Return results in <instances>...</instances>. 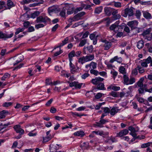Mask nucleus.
Here are the masks:
<instances>
[{
	"label": "nucleus",
	"mask_w": 152,
	"mask_h": 152,
	"mask_svg": "<svg viewBox=\"0 0 152 152\" xmlns=\"http://www.w3.org/2000/svg\"><path fill=\"white\" fill-rule=\"evenodd\" d=\"M53 101V99H51L49 100H48V102L46 103L45 105L47 107H49L50 106V105L52 103V102Z\"/></svg>",
	"instance_id": "obj_57"
},
{
	"label": "nucleus",
	"mask_w": 152,
	"mask_h": 152,
	"mask_svg": "<svg viewBox=\"0 0 152 152\" xmlns=\"http://www.w3.org/2000/svg\"><path fill=\"white\" fill-rule=\"evenodd\" d=\"M151 31V30L150 28L147 29L143 32V33L142 34V35L143 37H145L146 35L149 34Z\"/></svg>",
	"instance_id": "obj_41"
},
{
	"label": "nucleus",
	"mask_w": 152,
	"mask_h": 152,
	"mask_svg": "<svg viewBox=\"0 0 152 152\" xmlns=\"http://www.w3.org/2000/svg\"><path fill=\"white\" fill-rule=\"evenodd\" d=\"M4 40H5L7 38H10L12 37L13 35V33H12L10 34H4Z\"/></svg>",
	"instance_id": "obj_47"
},
{
	"label": "nucleus",
	"mask_w": 152,
	"mask_h": 152,
	"mask_svg": "<svg viewBox=\"0 0 152 152\" xmlns=\"http://www.w3.org/2000/svg\"><path fill=\"white\" fill-rule=\"evenodd\" d=\"M24 30V28H19L16 29V31L15 33V34L17 35L19 34L20 32H22Z\"/></svg>",
	"instance_id": "obj_51"
},
{
	"label": "nucleus",
	"mask_w": 152,
	"mask_h": 152,
	"mask_svg": "<svg viewBox=\"0 0 152 152\" xmlns=\"http://www.w3.org/2000/svg\"><path fill=\"white\" fill-rule=\"evenodd\" d=\"M52 138L51 135L47 136L46 137H43V142H47L49 141Z\"/></svg>",
	"instance_id": "obj_35"
},
{
	"label": "nucleus",
	"mask_w": 152,
	"mask_h": 152,
	"mask_svg": "<svg viewBox=\"0 0 152 152\" xmlns=\"http://www.w3.org/2000/svg\"><path fill=\"white\" fill-rule=\"evenodd\" d=\"M14 128L17 133L21 134H23L24 133V130L20 128V126L19 125L15 126Z\"/></svg>",
	"instance_id": "obj_11"
},
{
	"label": "nucleus",
	"mask_w": 152,
	"mask_h": 152,
	"mask_svg": "<svg viewBox=\"0 0 152 152\" xmlns=\"http://www.w3.org/2000/svg\"><path fill=\"white\" fill-rule=\"evenodd\" d=\"M10 77V75L8 73H5L4 75L1 77V80H5L8 79Z\"/></svg>",
	"instance_id": "obj_30"
},
{
	"label": "nucleus",
	"mask_w": 152,
	"mask_h": 152,
	"mask_svg": "<svg viewBox=\"0 0 152 152\" xmlns=\"http://www.w3.org/2000/svg\"><path fill=\"white\" fill-rule=\"evenodd\" d=\"M112 46V43L111 42H108L104 43L103 45L104 48V49L105 50H108Z\"/></svg>",
	"instance_id": "obj_18"
},
{
	"label": "nucleus",
	"mask_w": 152,
	"mask_h": 152,
	"mask_svg": "<svg viewBox=\"0 0 152 152\" xmlns=\"http://www.w3.org/2000/svg\"><path fill=\"white\" fill-rule=\"evenodd\" d=\"M118 93L114 91H112L110 93V95L114 97H119Z\"/></svg>",
	"instance_id": "obj_28"
},
{
	"label": "nucleus",
	"mask_w": 152,
	"mask_h": 152,
	"mask_svg": "<svg viewBox=\"0 0 152 152\" xmlns=\"http://www.w3.org/2000/svg\"><path fill=\"white\" fill-rule=\"evenodd\" d=\"M106 115H102L100 118V120L99 122L101 123L102 124H104L106 123L109 122V120L108 119H103V118Z\"/></svg>",
	"instance_id": "obj_22"
},
{
	"label": "nucleus",
	"mask_w": 152,
	"mask_h": 152,
	"mask_svg": "<svg viewBox=\"0 0 152 152\" xmlns=\"http://www.w3.org/2000/svg\"><path fill=\"white\" fill-rule=\"evenodd\" d=\"M142 14L144 18L147 19H150L152 18L151 15L146 11H143Z\"/></svg>",
	"instance_id": "obj_16"
},
{
	"label": "nucleus",
	"mask_w": 152,
	"mask_h": 152,
	"mask_svg": "<svg viewBox=\"0 0 152 152\" xmlns=\"http://www.w3.org/2000/svg\"><path fill=\"white\" fill-rule=\"evenodd\" d=\"M66 14V10H62L60 13V15L62 17H65Z\"/></svg>",
	"instance_id": "obj_55"
},
{
	"label": "nucleus",
	"mask_w": 152,
	"mask_h": 152,
	"mask_svg": "<svg viewBox=\"0 0 152 152\" xmlns=\"http://www.w3.org/2000/svg\"><path fill=\"white\" fill-rule=\"evenodd\" d=\"M144 78H141L137 83V84L139 87H143V82L144 80Z\"/></svg>",
	"instance_id": "obj_23"
},
{
	"label": "nucleus",
	"mask_w": 152,
	"mask_h": 152,
	"mask_svg": "<svg viewBox=\"0 0 152 152\" xmlns=\"http://www.w3.org/2000/svg\"><path fill=\"white\" fill-rule=\"evenodd\" d=\"M135 15L137 19H140V16L141 15V13L139 10H136Z\"/></svg>",
	"instance_id": "obj_34"
},
{
	"label": "nucleus",
	"mask_w": 152,
	"mask_h": 152,
	"mask_svg": "<svg viewBox=\"0 0 152 152\" xmlns=\"http://www.w3.org/2000/svg\"><path fill=\"white\" fill-rule=\"evenodd\" d=\"M105 14L107 16H110L111 15L112 8L106 7L104 8Z\"/></svg>",
	"instance_id": "obj_15"
},
{
	"label": "nucleus",
	"mask_w": 152,
	"mask_h": 152,
	"mask_svg": "<svg viewBox=\"0 0 152 152\" xmlns=\"http://www.w3.org/2000/svg\"><path fill=\"white\" fill-rule=\"evenodd\" d=\"M87 42V39H84L81 40L79 44V46L80 47H82Z\"/></svg>",
	"instance_id": "obj_43"
},
{
	"label": "nucleus",
	"mask_w": 152,
	"mask_h": 152,
	"mask_svg": "<svg viewBox=\"0 0 152 152\" xmlns=\"http://www.w3.org/2000/svg\"><path fill=\"white\" fill-rule=\"evenodd\" d=\"M74 135L75 136L83 137L85 135V133L83 131H78L75 132Z\"/></svg>",
	"instance_id": "obj_19"
},
{
	"label": "nucleus",
	"mask_w": 152,
	"mask_h": 152,
	"mask_svg": "<svg viewBox=\"0 0 152 152\" xmlns=\"http://www.w3.org/2000/svg\"><path fill=\"white\" fill-rule=\"evenodd\" d=\"M94 54H88L86 56H83L79 58L78 60V62L81 64H83L85 62L90 61L94 59Z\"/></svg>",
	"instance_id": "obj_2"
},
{
	"label": "nucleus",
	"mask_w": 152,
	"mask_h": 152,
	"mask_svg": "<svg viewBox=\"0 0 152 152\" xmlns=\"http://www.w3.org/2000/svg\"><path fill=\"white\" fill-rule=\"evenodd\" d=\"M89 34V32L88 31H86L83 35V36L81 38L82 39H84L87 37Z\"/></svg>",
	"instance_id": "obj_63"
},
{
	"label": "nucleus",
	"mask_w": 152,
	"mask_h": 152,
	"mask_svg": "<svg viewBox=\"0 0 152 152\" xmlns=\"http://www.w3.org/2000/svg\"><path fill=\"white\" fill-rule=\"evenodd\" d=\"M107 140H111L112 142H115L117 141V140L115 139V138L111 136L110 137H108Z\"/></svg>",
	"instance_id": "obj_49"
},
{
	"label": "nucleus",
	"mask_w": 152,
	"mask_h": 152,
	"mask_svg": "<svg viewBox=\"0 0 152 152\" xmlns=\"http://www.w3.org/2000/svg\"><path fill=\"white\" fill-rule=\"evenodd\" d=\"M23 59V56L21 55L18 56L14 58L12 61L13 63V66H15L21 62Z\"/></svg>",
	"instance_id": "obj_5"
},
{
	"label": "nucleus",
	"mask_w": 152,
	"mask_h": 152,
	"mask_svg": "<svg viewBox=\"0 0 152 152\" xmlns=\"http://www.w3.org/2000/svg\"><path fill=\"white\" fill-rule=\"evenodd\" d=\"M119 110V109L117 107H113L110 110V114H115Z\"/></svg>",
	"instance_id": "obj_26"
},
{
	"label": "nucleus",
	"mask_w": 152,
	"mask_h": 152,
	"mask_svg": "<svg viewBox=\"0 0 152 152\" xmlns=\"http://www.w3.org/2000/svg\"><path fill=\"white\" fill-rule=\"evenodd\" d=\"M45 26V25L42 23H39L35 25V28L37 29H38L39 28H43Z\"/></svg>",
	"instance_id": "obj_46"
},
{
	"label": "nucleus",
	"mask_w": 152,
	"mask_h": 152,
	"mask_svg": "<svg viewBox=\"0 0 152 152\" xmlns=\"http://www.w3.org/2000/svg\"><path fill=\"white\" fill-rule=\"evenodd\" d=\"M117 27H118V25L115 23L112 24L110 27L109 28L110 30L113 31H114L116 32L118 31Z\"/></svg>",
	"instance_id": "obj_17"
},
{
	"label": "nucleus",
	"mask_w": 152,
	"mask_h": 152,
	"mask_svg": "<svg viewBox=\"0 0 152 152\" xmlns=\"http://www.w3.org/2000/svg\"><path fill=\"white\" fill-rule=\"evenodd\" d=\"M150 145V143L149 142L142 144L141 146L142 148H145L148 147Z\"/></svg>",
	"instance_id": "obj_54"
},
{
	"label": "nucleus",
	"mask_w": 152,
	"mask_h": 152,
	"mask_svg": "<svg viewBox=\"0 0 152 152\" xmlns=\"http://www.w3.org/2000/svg\"><path fill=\"white\" fill-rule=\"evenodd\" d=\"M5 7V2L4 1H0V10Z\"/></svg>",
	"instance_id": "obj_53"
},
{
	"label": "nucleus",
	"mask_w": 152,
	"mask_h": 152,
	"mask_svg": "<svg viewBox=\"0 0 152 152\" xmlns=\"http://www.w3.org/2000/svg\"><path fill=\"white\" fill-rule=\"evenodd\" d=\"M135 82V79L133 77H131L130 79H129L128 82L127 83V85L132 84Z\"/></svg>",
	"instance_id": "obj_37"
},
{
	"label": "nucleus",
	"mask_w": 152,
	"mask_h": 152,
	"mask_svg": "<svg viewBox=\"0 0 152 152\" xmlns=\"http://www.w3.org/2000/svg\"><path fill=\"white\" fill-rule=\"evenodd\" d=\"M59 149V147H58L56 145H50V150L51 152H54L56 151Z\"/></svg>",
	"instance_id": "obj_20"
},
{
	"label": "nucleus",
	"mask_w": 152,
	"mask_h": 152,
	"mask_svg": "<svg viewBox=\"0 0 152 152\" xmlns=\"http://www.w3.org/2000/svg\"><path fill=\"white\" fill-rule=\"evenodd\" d=\"M151 56H149L147 59L144 60V61L146 62L148 64L149 63H151Z\"/></svg>",
	"instance_id": "obj_62"
},
{
	"label": "nucleus",
	"mask_w": 152,
	"mask_h": 152,
	"mask_svg": "<svg viewBox=\"0 0 152 152\" xmlns=\"http://www.w3.org/2000/svg\"><path fill=\"white\" fill-rule=\"evenodd\" d=\"M75 56V51L74 50L68 54L69 58H72Z\"/></svg>",
	"instance_id": "obj_50"
},
{
	"label": "nucleus",
	"mask_w": 152,
	"mask_h": 152,
	"mask_svg": "<svg viewBox=\"0 0 152 152\" xmlns=\"http://www.w3.org/2000/svg\"><path fill=\"white\" fill-rule=\"evenodd\" d=\"M111 73L113 75V77L115 79V77L117 76L118 75V72L116 71L111 72Z\"/></svg>",
	"instance_id": "obj_60"
},
{
	"label": "nucleus",
	"mask_w": 152,
	"mask_h": 152,
	"mask_svg": "<svg viewBox=\"0 0 152 152\" xmlns=\"http://www.w3.org/2000/svg\"><path fill=\"white\" fill-rule=\"evenodd\" d=\"M90 72L92 74L94 75L95 76H97L99 74V72L96 70L94 69H91L90 70Z\"/></svg>",
	"instance_id": "obj_40"
},
{
	"label": "nucleus",
	"mask_w": 152,
	"mask_h": 152,
	"mask_svg": "<svg viewBox=\"0 0 152 152\" xmlns=\"http://www.w3.org/2000/svg\"><path fill=\"white\" fill-rule=\"evenodd\" d=\"M104 112L105 113H110V109L109 108L107 107H105L103 109Z\"/></svg>",
	"instance_id": "obj_58"
},
{
	"label": "nucleus",
	"mask_w": 152,
	"mask_h": 152,
	"mask_svg": "<svg viewBox=\"0 0 152 152\" xmlns=\"http://www.w3.org/2000/svg\"><path fill=\"white\" fill-rule=\"evenodd\" d=\"M137 47L139 49L142 48L144 46V42L142 40L139 41L137 43Z\"/></svg>",
	"instance_id": "obj_25"
},
{
	"label": "nucleus",
	"mask_w": 152,
	"mask_h": 152,
	"mask_svg": "<svg viewBox=\"0 0 152 152\" xmlns=\"http://www.w3.org/2000/svg\"><path fill=\"white\" fill-rule=\"evenodd\" d=\"M34 126L32 124H29L27 125L26 126V131L28 132L30 131L34 132L36 129H34Z\"/></svg>",
	"instance_id": "obj_12"
},
{
	"label": "nucleus",
	"mask_w": 152,
	"mask_h": 152,
	"mask_svg": "<svg viewBox=\"0 0 152 152\" xmlns=\"http://www.w3.org/2000/svg\"><path fill=\"white\" fill-rule=\"evenodd\" d=\"M104 79L100 77H96L95 78L92 79L91 80V82L94 85H97L100 82L102 81Z\"/></svg>",
	"instance_id": "obj_7"
},
{
	"label": "nucleus",
	"mask_w": 152,
	"mask_h": 152,
	"mask_svg": "<svg viewBox=\"0 0 152 152\" xmlns=\"http://www.w3.org/2000/svg\"><path fill=\"white\" fill-rule=\"evenodd\" d=\"M68 37H66L64 40L62 41V43H60L59 46H58L57 48L61 47L67 44L68 42Z\"/></svg>",
	"instance_id": "obj_27"
},
{
	"label": "nucleus",
	"mask_w": 152,
	"mask_h": 152,
	"mask_svg": "<svg viewBox=\"0 0 152 152\" xmlns=\"http://www.w3.org/2000/svg\"><path fill=\"white\" fill-rule=\"evenodd\" d=\"M88 142H84L80 145V147L83 149H85L88 147Z\"/></svg>",
	"instance_id": "obj_42"
},
{
	"label": "nucleus",
	"mask_w": 152,
	"mask_h": 152,
	"mask_svg": "<svg viewBox=\"0 0 152 152\" xmlns=\"http://www.w3.org/2000/svg\"><path fill=\"white\" fill-rule=\"evenodd\" d=\"M135 9L132 7H127L125 8L122 12V15L124 17H127L132 16L134 15V13Z\"/></svg>",
	"instance_id": "obj_1"
},
{
	"label": "nucleus",
	"mask_w": 152,
	"mask_h": 152,
	"mask_svg": "<svg viewBox=\"0 0 152 152\" xmlns=\"http://www.w3.org/2000/svg\"><path fill=\"white\" fill-rule=\"evenodd\" d=\"M80 19V17L77 15V14L74 16L72 19H71V21L70 22L71 23L72 21H77L79 20Z\"/></svg>",
	"instance_id": "obj_39"
},
{
	"label": "nucleus",
	"mask_w": 152,
	"mask_h": 152,
	"mask_svg": "<svg viewBox=\"0 0 152 152\" xmlns=\"http://www.w3.org/2000/svg\"><path fill=\"white\" fill-rule=\"evenodd\" d=\"M128 133V130L127 129H125L120 131L119 133H117L116 137H121L124 135H126Z\"/></svg>",
	"instance_id": "obj_14"
},
{
	"label": "nucleus",
	"mask_w": 152,
	"mask_h": 152,
	"mask_svg": "<svg viewBox=\"0 0 152 152\" xmlns=\"http://www.w3.org/2000/svg\"><path fill=\"white\" fill-rule=\"evenodd\" d=\"M50 19L47 16L43 17L40 16L37 17L35 22L37 23H43L44 24H46L48 21H50Z\"/></svg>",
	"instance_id": "obj_3"
},
{
	"label": "nucleus",
	"mask_w": 152,
	"mask_h": 152,
	"mask_svg": "<svg viewBox=\"0 0 152 152\" xmlns=\"http://www.w3.org/2000/svg\"><path fill=\"white\" fill-rule=\"evenodd\" d=\"M7 8L6 9H10L11 7L13 6V3L10 0H8L7 3Z\"/></svg>",
	"instance_id": "obj_36"
},
{
	"label": "nucleus",
	"mask_w": 152,
	"mask_h": 152,
	"mask_svg": "<svg viewBox=\"0 0 152 152\" xmlns=\"http://www.w3.org/2000/svg\"><path fill=\"white\" fill-rule=\"evenodd\" d=\"M37 104V103H36L31 104L30 105L24 106L22 108V110L23 111H26L30 107H32L33 105H34L35 104Z\"/></svg>",
	"instance_id": "obj_33"
},
{
	"label": "nucleus",
	"mask_w": 152,
	"mask_h": 152,
	"mask_svg": "<svg viewBox=\"0 0 152 152\" xmlns=\"http://www.w3.org/2000/svg\"><path fill=\"white\" fill-rule=\"evenodd\" d=\"M137 69L139 70V72L140 73H142L144 72V70L143 68L141 67L140 66H138L137 67Z\"/></svg>",
	"instance_id": "obj_56"
},
{
	"label": "nucleus",
	"mask_w": 152,
	"mask_h": 152,
	"mask_svg": "<svg viewBox=\"0 0 152 152\" xmlns=\"http://www.w3.org/2000/svg\"><path fill=\"white\" fill-rule=\"evenodd\" d=\"M69 66L70 72L72 74H73L79 71V68L78 67H75L72 63H71V64H69Z\"/></svg>",
	"instance_id": "obj_9"
},
{
	"label": "nucleus",
	"mask_w": 152,
	"mask_h": 152,
	"mask_svg": "<svg viewBox=\"0 0 152 152\" xmlns=\"http://www.w3.org/2000/svg\"><path fill=\"white\" fill-rule=\"evenodd\" d=\"M65 5H66L65 9L67 10V15H71L74 12L75 8L72 5L66 3Z\"/></svg>",
	"instance_id": "obj_4"
},
{
	"label": "nucleus",
	"mask_w": 152,
	"mask_h": 152,
	"mask_svg": "<svg viewBox=\"0 0 152 152\" xmlns=\"http://www.w3.org/2000/svg\"><path fill=\"white\" fill-rule=\"evenodd\" d=\"M93 133H94L96 135H99L101 136L102 134L103 131H94L92 132Z\"/></svg>",
	"instance_id": "obj_52"
},
{
	"label": "nucleus",
	"mask_w": 152,
	"mask_h": 152,
	"mask_svg": "<svg viewBox=\"0 0 152 152\" xmlns=\"http://www.w3.org/2000/svg\"><path fill=\"white\" fill-rule=\"evenodd\" d=\"M121 17V16L119 14H117L113 16V18L115 20L119 19Z\"/></svg>",
	"instance_id": "obj_59"
},
{
	"label": "nucleus",
	"mask_w": 152,
	"mask_h": 152,
	"mask_svg": "<svg viewBox=\"0 0 152 152\" xmlns=\"http://www.w3.org/2000/svg\"><path fill=\"white\" fill-rule=\"evenodd\" d=\"M102 7H99L95 9L94 13L96 14H99L102 10Z\"/></svg>",
	"instance_id": "obj_38"
},
{
	"label": "nucleus",
	"mask_w": 152,
	"mask_h": 152,
	"mask_svg": "<svg viewBox=\"0 0 152 152\" xmlns=\"http://www.w3.org/2000/svg\"><path fill=\"white\" fill-rule=\"evenodd\" d=\"M114 6L117 7H121V4L119 2H115L114 4Z\"/></svg>",
	"instance_id": "obj_64"
},
{
	"label": "nucleus",
	"mask_w": 152,
	"mask_h": 152,
	"mask_svg": "<svg viewBox=\"0 0 152 152\" xmlns=\"http://www.w3.org/2000/svg\"><path fill=\"white\" fill-rule=\"evenodd\" d=\"M12 103L11 102H5L3 104V106L5 107H8L12 105Z\"/></svg>",
	"instance_id": "obj_45"
},
{
	"label": "nucleus",
	"mask_w": 152,
	"mask_h": 152,
	"mask_svg": "<svg viewBox=\"0 0 152 152\" xmlns=\"http://www.w3.org/2000/svg\"><path fill=\"white\" fill-rule=\"evenodd\" d=\"M119 72L124 75L126 74V70L125 68L122 66H121L119 68Z\"/></svg>",
	"instance_id": "obj_29"
},
{
	"label": "nucleus",
	"mask_w": 152,
	"mask_h": 152,
	"mask_svg": "<svg viewBox=\"0 0 152 152\" xmlns=\"http://www.w3.org/2000/svg\"><path fill=\"white\" fill-rule=\"evenodd\" d=\"M40 12L39 11H36L31 14L30 17L34 18L38 16Z\"/></svg>",
	"instance_id": "obj_31"
},
{
	"label": "nucleus",
	"mask_w": 152,
	"mask_h": 152,
	"mask_svg": "<svg viewBox=\"0 0 152 152\" xmlns=\"http://www.w3.org/2000/svg\"><path fill=\"white\" fill-rule=\"evenodd\" d=\"M97 88L100 90H106L104 84L100 83L97 85Z\"/></svg>",
	"instance_id": "obj_21"
},
{
	"label": "nucleus",
	"mask_w": 152,
	"mask_h": 152,
	"mask_svg": "<svg viewBox=\"0 0 152 152\" xmlns=\"http://www.w3.org/2000/svg\"><path fill=\"white\" fill-rule=\"evenodd\" d=\"M83 84V83H80L78 82L74 81L70 83V87H75L76 88L80 89Z\"/></svg>",
	"instance_id": "obj_8"
},
{
	"label": "nucleus",
	"mask_w": 152,
	"mask_h": 152,
	"mask_svg": "<svg viewBox=\"0 0 152 152\" xmlns=\"http://www.w3.org/2000/svg\"><path fill=\"white\" fill-rule=\"evenodd\" d=\"M118 13V11L117 10H116L115 9L112 8V12H111V14L113 15V16Z\"/></svg>",
	"instance_id": "obj_61"
},
{
	"label": "nucleus",
	"mask_w": 152,
	"mask_h": 152,
	"mask_svg": "<svg viewBox=\"0 0 152 152\" xmlns=\"http://www.w3.org/2000/svg\"><path fill=\"white\" fill-rule=\"evenodd\" d=\"M138 22L136 20H133L128 22L127 25L129 26L132 30L136 29L138 24Z\"/></svg>",
	"instance_id": "obj_6"
},
{
	"label": "nucleus",
	"mask_w": 152,
	"mask_h": 152,
	"mask_svg": "<svg viewBox=\"0 0 152 152\" xmlns=\"http://www.w3.org/2000/svg\"><path fill=\"white\" fill-rule=\"evenodd\" d=\"M86 48L89 53H92L93 50V47L92 45H91L87 47Z\"/></svg>",
	"instance_id": "obj_44"
},
{
	"label": "nucleus",
	"mask_w": 152,
	"mask_h": 152,
	"mask_svg": "<svg viewBox=\"0 0 152 152\" xmlns=\"http://www.w3.org/2000/svg\"><path fill=\"white\" fill-rule=\"evenodd\" d=\"M123 78L124 79V84L125 85H127L129 79L128 76L126 74H124V75Z\"/></svg>",
	"instance_id": "obj_24"
},
{
	"label": "nucleus",
	"mask_w": 152,
	"mask_h": 152,
	"mask_svg": "<svg viewBox=\"0 0 152 152\" xmlns=\"http://www.w3.org/2000/svg\"><path fill=\"white\" fill-rule=\"evenodd\" d=\"M10 124L9 123H7L6 124H4L3 126H4V127H2V125H1L0 126V133H2V132L1 131V130H3L4 129V128H5L6 126H7L9 125H10Z\"/></svg>",
	"instance_id": "obj_48"
},
{
	"label": "nucleus",
	"mask_w": 152,
	"mask_h": 152,
	"mask_svg": "<svg viewBox=\"0 0 152 152\" xmlns=\"http://www.w3.org/2000/svg\"><path fill=\"white\" fill-rule=\"evenodd\" d=\"M137 100L140 103H143L148 106H150V104L147 100L144 99L142 98L138 97L137 98Z\"/></svg>",
	"instance_id": "obj_13"
},
{
	"label": "nucleus",
	"mask_w": 152,
	"mask_h": 152,
	"mask_svg": "<svg viewBox=\"0 0 152 152\" xmlns=\"http://www.w3.org/2000/svg\"><path fill=\"white\" fill-rule=\"evenodd\" d=\"M57 11V9L54 7H50L48 9V13L50 15V13L51 12H56Z\"/></svg>",
	"instance_id": "obj_32"
},
{
	"label": "nucleus",
	"mask_w": 152,
	"mask_h": 152,
	"mask_svg": "<svg viewBox=\"0 0 152 152\" xmlns=\"http://www.w3.org/2000/svg\"><path fill=\"white\" fill-rule=\"evenodd\" d=\"M97 64L96 63L93 61H91L90 64H87L85 66L86 69H88L89 68V69H95L96 68Z\"/></svg>",
	"instance_id": "obj_10"
}]
</instances>
